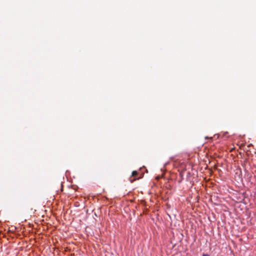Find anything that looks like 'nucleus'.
Segmentation results:
<instances>
[{"mask_svg": "<svg viewBox=\"0 0 256 256\" xmlns=\"http://www.w3.org/2000/svg\"><path fill=\"white\" fill-rule=\"evenodd\" d=\"M138 175V172L136 171H133L132 174V177L136 176Z\"/></svg>", "mask_w": 256, "mask_h": 256, "instance_id": "f257e3e1", "label": "nucleus"}, {"mask_svg": "<svg viewBox=\"0 0 256 256\" xmlns=\"http://www.w3.org/2000/svg\"><path fill=\"white\" fill-rule=\"evenodd\" d=\"M136 179L134 178H130V180L131 182H133Z\"/></svg>", "mask_w": 256, "mask_h": 256, "instance_id": "f03ea898", "label": "nucleus"}, {"mask_svg": "<svg viewBox=\"0 0 256 256\" xmlns=\"http://www.w3.org/2000/svg\"><path fill=\"white\" fill-rule=\"evenodd\" d=\"M204 256H208L207 254H204Z\"/></svg>", "mask_w": 256, "mask_h": 256, "instance_id": "7ed1b4c3", "label": "nucleus"}]
</instances>
